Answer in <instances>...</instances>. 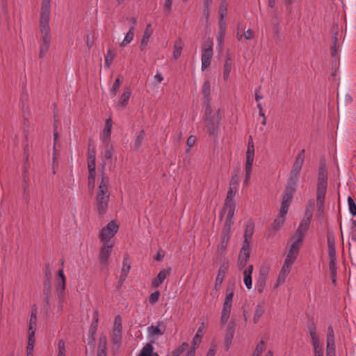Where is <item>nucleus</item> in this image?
<instances>
[{
	"label": "nucleus",
	"instance_id": "obj_1",
	"mask_svg": "<svg viewBox=\"0 0 356 356\" xmlns=\"http://www.w3.org/2000/svg\"><path fill=\"white\" fill-rule=\"evenodd\" d=\"M108 176L103 175L95 198V206L100 216L104 215L108 209L110 197V193L108 189Z\"/></svg>",
	"mask_w": 356,
	"mask_h": 356
},
{
	"label": "nucleus",
	"instance_id": "obj_2",
	"mask_svg": "<svg viewBox=\"0 0 356 356\" xmlns=\"http://www.w3.org/2000/svg\"><path fill=\"white\" fill-rule=\"evenodd\" d=\"M202 70L204 71L211 64L213 56V40L208 38L202 47Z\"/></svg>",
	"mask_w": 356,
	"mask_h": 356
},
{
	"label": "nucleus",
	"instance_id": "obj_3",
	"mask_svg": "<svg viewBox=\"0 0 356 356\" xmlns=\"http://www.w3.org/2000/svg\"><path fill=\"white\" fill-rule=\"evenodd\" d=\"M205 123L207 132L211 136L216 137L218 134L219 124L220 120V110L218 111L217 116H211V113L206 115Z\"/></svg>",
	"mask_w": 356,
	"mask_h": 356
},
{
	"label": "nucleus",
	"instance_id": "obj_4",
	"mask_svg": "<svg viewBox=\"0 0 356 356\" xmlns=\"http://www.w3.org/2000/svg\"><path fill=\"white\" fill-rule=\"evenodd\" d=\"M40 30L42 34V42L40 44L39 58H42L50 47V28L40 27Z\"/></svg>",
	"mask_w": 356,
	"mask_h": 356
},
{
	"label": "nucleus",
	"instance_id": "obj_5",
	"mask_svg": "<svg viewBox=\"0 0 356 356\" xmlns=\"http://www.w3.org/2000/svg\"><path fill=\"white\" fill-rule=\"evenodd\" d=\"M51 0H42L40 27L49 28Z\"/></svg>",
	"mask_w": 356,
	"mask_h": 356
},
{
	"label": "nucleus",
	"instance_id": "obj_6",
	"mask_svg": "<svg viewBox=\"0 0 356 356\" xmlns=\"http://www.w3.org/2000/svg\"><path fill=\"white\" fill-rule=\"evenodd\" d=\"M305 150L302 149L296 156V161L293 165L292 169L290 172V176L289 178L299 180V173L302 169V166L304 163L305 157Z\"/></svg>",
	"mask_w": 356,
	"mask_h": 356
},
{
	"label": "nucleus",
	"instance_id": "obj_7",
	"mask_svg": "<svg viewBox=\"0 0 356 356\" xmlns=\"http://www.w3.org/2000/svg\"><path fill=\"white\" fill-rule=\"evenodd\" d=\"M118 225L113 221H111L101 232L100 238L104 242L108 243L111 238L118 232Z\"/></svg>",
	"mask_w": 356,
	"mask_h": 356
},
{
	"label": "nucleus",
	"instance_id": "obj_8",
	"mask_svg": "<svg viewBox=\"0 0 356 356\" xmlns=\"http://www.w3.org/2000/svg\"><path fill=\"white\" fill-rule=\"evenodd\" d=\"M234 292L226 293L220 316V322L222 324H225L229 317Z\"/></svg>",
	"mask_w": 356,
	"mask_h": 356
},
{
	"label": "nucleus",
	"instance_id": "obj_9",
	"mask_svg": "<svg viewBox=\"0 0 356 356\" xmlns=\"http://www.w3.org/2000/svg\"><path fill=\"white\" fill-rule=\"evenodd\" d=\"M236 187L229 186V191L227 192V195L225 199V202L224 207L222 209V212H226L229 211H235V203L233 201L234 197L236 193Z\"/></svg>",
	"mask_w": 356,
	"mask_h": 356
},
{
	"label": "nucleus",
	"instance_id": "obj_10",
	"mask_svg": "<svg viewBox=\"0 0 356 356\" xmlns=\"http://www.w3.org/2000/svg\"><path fill=\"white\" fill-rule=\"evenodd\" d=\"M270 268L266 265H263L260 267L259 274L257 280L258 292L262 293L266 286V282L268 276Z\"/></svg>",
	"mask_w": 356,
	"mask_h": 356
},
{
	"label": "nucleus",
	"instance_id": "obj_11",
	"mask_svg": "<svg viewBox=\"0 0 356 356\" xmlns=\"http://www.w3.org/2000/svg\"><path fill=\"white\" fill-rule=\"evenodd\" d=\"M335 355V342H334V334L333 328L330 325L327 328V356H334Z\"/></svg>",
	"mask_w": 356,
	"mask_h": 356
},
{
	"label": "nucleus",
	"instance_id": "obj_12",
	"mask_svg": "<svg viewBox=\"0 0 356 356\" xmlns=\"http://www.w3.org/2000/svg\"><path fill=\"white\" fill-rule=\"evenodd\" d=\"M302 243V242H300V239H296L292 243L285 260L290 261L291 263H294L298 255L299 250Z\"/></svg>",
	"mask_w": 356,
	"mask_h": 356
},
{
	"label": "nucleus",
	"instance_id": "obj_13",
	"mask_svg": "<svg viewBox=\"0 0 356 356\" xmlns=\"http://www.w3.org/2000/svg\"><path fill=\"white\" fill-rule=\"evenodd\" d=\"M202 92L204 99V104H207L205 108V114H211V107L209 105V102L211 100L210 93H211V84L209 81L207 80L204 82L202 89Z\"/></svg>",
	"mask_w": 356,
	"mask_h": 356
},
{
	"label": "nucleus",
	"instance_id": "obj_14",
	"mask_svg": "<svg viewBox=\"0 0 356 356\" xmlns=\"http://www.w3.org/2000/svg\"><path fill=\"white\" fill-rule=\"evenodd\" d=\"M113 247V244L112 243L109 244L107 242L103 243L99 257L100 263L102 266H106L107 264V260L111 255Z\"/></svg>",
	"mask_w": 356,
	"mask_h": 356
},
{
	"label": "nucleus",
	"instance_id": "obj_15",
	"mask_svg": "<svg viewBox=\"0 0 356 356\" xmlns=\"http://www.w3.org/2000/svg\"><path fill=\"white\" fill-rule=\"evenodd\" d=\"M293 263H291L286 260L284 261L282 268L280 272L277 277V283L275 285V288L279 286L280 284H283L285 282V279L290 273L291 266Z\"/></svg>",
	"mask_w": 356,
	"mask_h": 356
},
{
	"label": "nucleus",
	"instance_id": "obj_16",
	"mask_svg": "<svg viewBox=\"0 0 356 356\" xmlns=\"http://www.w3.org/2000/svg\"><path fill=\"white\" fill-rule=\"evenodd\" d=\"M317 184H327V169L325 161L323 159L319 163Z\"/></svg>",
	"mask_w": 356,
	"mask_h": 356
},
{
	"label": "nucleus",
	"instance_id": "obj_17",
	"mask_svg": "<svg viewBox=\"0 0 356 356\" xmlns=\"http://www.w3.org/2000/svg\"><path fill=\"white\" fill-rule=\"evenodd\" d=\"M250 258V246L242 245L238 254L237 265L239 269L243 268Z\"/></svg>",
	"mask_w": 356,
	"mask_h": 356
},
{
	"label": "nucleus",
	"instance_id": "obj_18",
	"mask_svg": "<svg viewBox=\"0 0 356 356\" xmlns=\"http://www.w3.org/2000/svg\"><path fill=\"white\" fill-rule=\"evenodd\" d=\"M166 331V326L165 323L162 321H159L157 323V325H151L147 327V332L149 336H162L165 334Z\"/></svg>",
	"mask_w": 356,
	"mask_h": 356
},
{
	"label": "nucleus",
	"instance_id": "obj_19",
	"mask_svg": "<svg viewBox=\"0 0 356 356\" xmlns=\"http://www.w3.org/2000/svg\"><path fill=\"white\" fill-rule=\"evenodd\" d=\"M226 212L227 216L222 229V234L230 236L231 227L234 224L233 218L234 215V211H229Z\"/></svg>",
	"mask_w": 356,
	"mask_h": 356
},
{
	"label": "nucleus",
	"instance_id": "obj_20",
	"mask_svg": "<svg viewBox=\"0 0 356 356\" xmlns=\"http://www.w3.org/2000/svg\"><path fill=\"white\" fill-rule=\"evenodd\" d=\"M310 219H303L297 229L293 238L297 236L296 239H300V242L303 241V236L307 231L309 225Z\"/></svg>",
	"mask_w": 356,
	"mask_h": 356
},
{
	"label": "nucleus",
	"instance_id": "obj_21",
	"mask_svg": "<svg viewBox=\"0 0 356 356\" xmlns=\"http://www.w3.org/2000/svg\"><path fill=\"white\" fill-rule=\"evenodd\" d=\"M234 332V321H231L227 325L226 334L225 336V345L226 346L227 350L229 348L232 344Z\"/></svg>",
	"mask_w": 356,
	"mask_h": 356
},
{
	"label": "nucleus",
	"instance_id": "obj_22",
	"mask_svg": "<svg viewBox=\"0 0 356 356\" xmlns=\"http://www.w3.org/2000/svg\"><path fill=\"white\" fill-rule=\"evenodd\" d=\"M171 268L163 269L157 275L156 277L152 282V287L155 289L160 286L168 275L170 274Z\"/></svg>",
	"mask_w": 356,
	"mask_h": 356
},
{
	"label": "nucleus",
	"instance_id": "obj_23",
	"mask_svg": "<svg viewBox=\"0 0 356 356\" xmlns=\"http://www.w3.org/2000/svg\"><path fill=\"white\" fill-rule=\"evenodd\" d=\"M327 244L328 256L336 255L335 236L333 232L328 231L327 233Z\"/></svg>",
	"mask_w": 356,
	"mask_h": 356
},
{
	"label": "nucleus",
	"instance_id": "obj_24",
	"mask_svg": "<svg viewBox=\"0 0 356 356\" xmlns=\"http://www.w3.org/2000/svg\"><path fill=\"white\" fill-rule=\"evenodd\" d=\"M254 224L252 222H249L246 225L245 233H244V241L243 245L250 246V241L252 238V234L254 232Z\"/></svg>",
	"mask_w": 356,
	"mask_h": 356
},
{
	"label": "nucleus",
	"instance_id": "obj_25",
	"mask_svg": "<svg viewBox=\"0 0 356 356\" xmlns=\"http://www.w3.org/2000/svg\"><path fill=\"white\" fill-rule=\"evenodd\" d=\"M226 270H227V267L225 266V264H222L218 270V275H217L216 279L215 286H214V289L216 291H218L221 286V284L224 280Z\"/></svg>",
	"mask_w": 356,
	"mask_h": 356
},
{
	"label": "nucleus",
	"instance_id": "obj_26",
	"mask_svg": "<svg viewBox=\"0 0 356 356\" xmlns=\"http://www.w3.org/2000/svg\"><path fill=\"white\" fill-rule=\"evenodd\" d=\"M286 213H282V210L280 211V214L274 220L271 225L272 231L277 232L280 229L281 227L285 221V216Z\"/></svg>",
	"mask_w": 356,
	"mask_h": 356
},
{
	"label": "nucleus",
	"instance_id": "obj_27",
	"mask_svg": "<svg viewBox=\"0 0 356 356\" xmlns=\"http://www.w3.org/2000/svg\"><path fill=\"white\" fill-rule=\"evenodd\" d=\"M232 70V57L229 52L226 54V60L223 66V79L227 80Z\"/></svg>",
	"mask_w": 356,
	"mask_h": 356
},
{
	"label": "nucleus",
	"instance_id": "obj_28",
	"mask_svg": "<svg viewBox=\"0 0 356 356\" xmlns=\"http://www.w3.org/2000/svg\"><path fill=\"white\" fill-rule=\"evenodd\" d=\"M292 198H293V195H290V194L284 193L281 209H280V210H282V213H287L289 207L292 201Z\"/></svg>",
	"mask_w": 356,
	"mask_h": 356
},
{
	"label": "nucleus",
	"instance_id": "obj_29",
	"mask_svg": "<svg viewBox=\"0 0 356 356\" xmlns=\"http://www.w3.org/2000/svg\"><path fill=\"white\" fill-rule=\"evenodd\" d=\"M292 198H293V195H290V194L284 193L281 209H280V210H282V213H287L289 207L292 201Z\"/></svg>",
	"mask_w": 356,
	"mask_h": 356
},
{
	"label": "nucleus",
	"instance_id": "obj_30",
	"mask_svg": "<svg viewBox=\"0 0 356 356\" xmlns=\"http://www.w3.org/2000/svg\"><path fill=\"white\" fill-rule=\"evenodd\" d=\"M254 147L253 140L251 136H249L248 145L246 151V161H254Z\"/></svg>",
	"mask_w": 356,
	"mask_h": 356
},
{
	"label": "nucleus",
	"instance_id": "obj_31",
	"mask_svg": "<svg viewBox=\"0 0 356 356\" xmlns=\"http://www.w3.org/2000/svg\"><path fill=\"white\" fill-rule=\"evenodd\" d=\"M298 182V180L289 178L287 180V185L284 190V193H288L293 195V194L296 191Z\"/></svg>",
	"mask_w": 356,
	"mask_h": 356
},
{
	"label": "nucleus",
	"instance_id": "obj_32",
	"mask_svg": "<svg viewBox=\"0 0 356 356\" xmlns=\"http://www.w3.org/2000/svg\"><path fill=\"white\" fill-rule=\"evenodd\" d=\"M327 184H317L316 201H325Z\"/></svg>",
	"mask_w": 356,
	"mask_h": 356
},
{
	"label": "nucleus",
	"instance_id": "obj_33",
	"mask_svg": "<svg viewBox=\"0 0 356 356\" xmlns=\"http://www.w3.org/2000/svg\"><path fill=\"white\" fill-rule=\"evenodd\" d=\"M184 44L181 39H177L174 44V51H173V58L175 60H177L180 55L183 48Z\"/></svg>",
	"mask_w": 356,
	"mask_h": 356
},
{
	"label": "nucleus",
	"instance_id": "obj_34",
	"mask_svg": "<svg viewBox=\"0 0 356 356\" xmlns=\"http://www.w3.org/2000/svg\"><path fill=\"white\" fill-rule=\"evenodd\" d=\"M151 25L148 24L145 30L143 38L141 40L140 43V49L141 50H143L145 46L149 42V39L152 35V31L149 30Z\"/></svg>",
	"mask_w": 356,
	"mask_h": 356
},
{
	"label": "nucleus",
	"instance_id": "obj_35",
	"mask_svg": "<svg viewBox=\"0 0 356 356\" xmlns=\"http://www.w3.org/2000/svg\"><path fill=\"white\" fill-rule=\"evenodd\" d=\"M131 89L129 88H124L118 102L119 106H124L127 105L131 96Z\"/></svg>",
	"mask_w": 356,
	"mask_h": 356
},
{
	"label": "nucleus",
	"instance_id": "obj_36",
	"mask_svg": "<svg viewBox=\"0 0 356 356\" xmlns=\"http://www.w3.org/2000/svg\"><path fill=\"white\" fill-rule=\"evenodd\" d=\"M134 26H131L130 27L129 31L126 34L123 41L121 42V44H120L121 47H125L132 41V40L134 38Z\"/></svg>",
	"mask_w": 356,
	"mask_h": 356
},
{
	"label": "nucleus",
	"instance_id": "obj_37",
	"mask_svg": "<svg viewBox=\"0 0 356 356\" xmlns=\"http://www.w3.org/2000/svg\"><path fill=\"white\" fill-rule=\"evenodd\" d=\"M35 344V331L29 332L26 353H33Z\"/></svg>",
	"mask_w": 356,
	"mask_h": 356
},
{
	"label": "nucleus",
	"instance_id": "obj_38",
	"mask_svg": "<svg viewBox=\"0 0 356 356\" xmlns=\"http://www.w3.org/2000/svg\"><path fill=\"white\" fill-rule=\"evenodd\" d=\"M122 318L120 315H118L115 317L113 332V333H122Z\"/></svg>",
	"mask_w": 356,
	"mask_h": 356
},
{
	"label": "nucleus",
	"instance_id": "obj_39",
	"mask_svg": "<svg viewBox=\"0 0 356 356\" xmlns=\"http://www.w3.org/2000/svg\"><path fill=\"white\" fill-rule=\"evenodd\" d=\"M229 238L230 236L222 234L220 245L219 248L218 249V252H220V254H222L225 251Z\"/></svg>",
	"mask_w": 356,
	"mask_h": 356
},
{
	"label": "nucleus",
	"instance_id": "obj_40",
	"mask_svg": "<svg viewBox=\"0 0 356 356\" xmlns=\"http://www.w3.org/2000/svg\"><path fill=\"white\" fill-rule=\"evenodd\" d=\"M315 207V201L314 199H310L307 204L306 209H305V216L307 218L311 219L312 217V211L314 209Z\"/></svg>",
	"mask_w": 356,
	"mask_h": 356
},
{
	"label": "nucleus",
	"instance_id": "obj_41",
	"mask_svg": "<svg viewBox=\"0 0 356 356\" xmlns=\"http://www.w3.org/2000/svg\"><path fill=\"white\" fill-rule=\"evenodd\" d=\"M309 330V335L312 340V343H317V341H318V337L316 333V327L314 323H312L308 326Z\"/></svg>",
	"mask_w": 356,
	"mask_h": 356
},
{
	"label": "nucleus",
	"instance_id": "obj_42",
	"mask_svg": "<svg viewBox=\"0 0 356 356\" xmlns=\"http://www.w3.org/2000/svg\"><path fill=\"white\" fill-rule=\"evenodd\" d=\"M203 331V327H200L197 330V333L195 334V335L194 336L193 339V347H195L196 348V346H198L200 345V343H201V339H202V334H201Z\"/></svg>",
	"mask_w": 356,
	"mask_h": 356
},
{
	"label": "nucleus",
	"instance_id": "obj_43",
	"mask_svg": "<svg viewBox=\"0 0 356 356\" xmlns=\"http://www.w3.org/2000/svg\"><path fill=\"white\" fill-rule=\"evenodd\" d=\"M264 312H265V309L262 305H258L257 306L256 310H255V312L254 314V317H253V322L254 323H257L259 321L260 317L263 315Z\"/></svg>",
	"mask_w": 356,
	"mask_h": 356
},
{
	"label": "nucleus",
	"instance_id": "obj_44",
	"mask_svg": "<svg viewBox=\"0 0 356 356\" xmlns=\"http://www.w3.org/2000/svg\"><path fill=\"white\" fill-rule=\"evenodd\" d=\"M145 136V131L141 130L136 136L134 142V148L136 149H138L141 147Z\"/></svg>",
	"mask_w": 356,
	"mask_h": 356
},
{
	"label": "nucleus",
	"instance_id": "obj_45",
	"mask_svg": "<svg viewBox=\"0 0 356 356\" xmlns=\"http://www.w3.org/2000/svg\"><path fill=\"white\" fill-rule=\"evenodd\" d=\"M112 120L111 118L106 119L105 128L104 129V139L110 138L111 134Z\"/></svg>",
	"mask_w": 356,
	"mask_h": 356
},
{
	"label": "nucleus",
	"instance_id": "obj_46",
	"mask_svg": "<svg viewBox=\"0 0 356 356\" xmlns=\"http://www.w3.org/2000/svg\"><path fill=\"white\" fill-rule=\"evenodd\" d=\"M152 350H154L153 346L148 343L142 348L138 356H151Z\"/></svg>",
	"mask_w": 356,
	"mask_h": 356
},
{
	"label": "nucleus",
	"instance_id": "obj_47",
	"mask_svg": "<svg viewBox=\"0 0 356 356\" xmlns=\"http://www.w3.org/2000/svg\"><path fill=\"white\" fill-rule=\"evenodd\" d=\"M218 13L221 18H225L227 15V0H222L220 4Z\"/></svg>",
	"mask_w": 356,
	"mask_h": 356
},
{
	"label": "nucleus",
	"instance_id": "obj_48",
	"mask_svg": "<svg viewBox=\"0 0 356 356\" xmlns=\"http://www.w3.org/2000/svg\"><path fill=\"white\" fill-rule=\"evenodd\" d=\"M252 164H253V162H252V161H246L245 162V180H244V183L245 184H248V183L249 182V180L250 179Z\"/></svg>",
	"mask_w": 356,
	"mask_h": 356
},
{
	"label": "nucleus",
	"instance_id": "obj_49",
	"mask_svg": "<svg viewBox=\"0 0 356 356\" xmlns=\"http://www.w3.org/2000/svg\"><path fill=\"white\" fill-rule=\"evenodd\" d=\"M188 347V344L186 342H184L181 346H179L177 348L174 350L171 353L170 356H179L183 352H184Z\"/></svg>",
	"mask_w": 356,
	"mask_h": 356
},
{
	"label": "nucleus",
	"instance_id": "obj_50",
	"mask_svg": "<svg viewBox=\"0 0 356 356\" xmlns=\"http://www.w3.org/2000/svg\"><path fill=\"white\" fill-rule=\"evenodd\" d=\"M97 324L96 321H92L90 329L88 331V335L91 336V341L95 342V334H96L97 330Z\"/></svg>",
	"mask_w": 356,
	"mask_h": 356
},
{
	"label": "nucleus",
	"instance_id": "obj_51",
	"mask_svg": "<svg viewBox=\"0 0 356 356\" xmlns=\"http://www.w3.org/2000/svg\"><path fill=\"white\" fill-rule=\"evenodd\" d=\"M128 257L129 255L127 254H124L123 260V266L122 268L121 271V274L122 275L125 274L126 275H127L131 268L130 265L127 263Z\"/></svg>",
	"mask_w": 356,
	"mask_h": 356
},
{
	"label": "nucleus",
	"instance_id": "obj_52",
	"mask_svg": "<svg viewBox=\"0 0 356 356\" xmlns=\"http://www.w3.org/2000/svg\"><path fill=\"white\" fill-rule=\"evenodd\" d=\"M115 58V54L111 49H108L106 55L105 56V65L109 67Z\"/></svg>",
	"mask_w": 356,
	"mask_h": 356
},
{
	"label": "nucleus",
	"instance_id": "obj_53",
	"mask_svg": "<svg viewBox=\"0 0 356 356\" xmlns=\"http://www.w3.org/2000/svg\"><path fill=\"white\" fill-rule=\"evenodd\" d=\"M325 201H316L317 217L318 219L323 218Z\"/></svg>",
	"mask_w": 356,
	"mask_h": 356
},
{
	"label": "nucleus",
	"instance_id": "obj_54",
	"mask_svg": "<svg viewBox=\"0 0 356 356\" xmlns=\"http://www.w3.org/2000/svg\"><path fill=\"white\" fill-rule=\"evenodd\" d=\"M264 350V342L263 340L260 341L257 345L252 356H260Z\"/></svg>",
	"mask_w": 356,
	"mask_h": 356
},
{
	"label": "nucleus",
	"instance_id": "obj_55",
	"mask_svg": "<svg viewBox=\"0 0 356 356\" xmlns=\"http://www.w3.org/2000/svg\"><path fill=\"white\" fill-rule=\"evenodd\" d=\"M113 147L112 145H110L109 143H107L106 145V150L104 152V158L106 160H110L112 159L113 156Z\"/></svg>",
	"mask_w": 356,
	"mask_h": 356
},
{
	"label": "nucleus",
	"instance_id": "obj_56",
	"mask_svg": "<svg viewBox=\"0 0 356 356\" xmlns=\"http://www.w3.org/2000/svg\"><path fill=\"white\" fill-rule=\"evenodd\" d=\"M348 202L349 210H350V213L353 216H356V204L355 203L354 200L350 196H349L348 198Z\"/></svg>",
	"mask_w": 356,
	"mask_h": 356
},
{
	"label": "nucleus",
	"instance_id": "obj_57",
	"mask_svg": "<svg viewBox=\"0 0 356 356\" xmlns=\"http://www.w3.org/2000/svg\"><path fill=\"white\" fill-rule=\"evenodd\" d=\"M121 83H122V81L120 79V76H118L115 79V82H114V83L113 85V87L111 89V93L113 96H115L116 95L117 92L118 91V90H119L120 87Z\"/></svg>",
	"mask_w": 356,
	"mask_h": 356
},
{
	"label": "nucleus",
	"instance_id": "obj_58",
	"mask_svg": "<svg viewBox=\"0 0 356 356\" xmlns=\"http://www.w3.org/2000/svg\"><path fill=\"white\" fill-rule=\"evenodd\" d=\"M65 289V280L63 279V282H61L60 283L58 284L57 289H56L57 295L60 298L61 296H63Z\"/></svg>",
	"mask_w": 356,
	"mask_h": 356
},
{
	"label": "nucleus",
	"instance_id": "obj_59",
	"mask_svg": "<svg viewBox=\"0 0 356 356\" xmlns=\"http://www.w3.org/2000/svg\"><path fill=\"white\" fill-rule=\"evenodd\" d=\"M330 258L329 268L330 271L337 270V258L336 255L328 256Z\"/></svg>",
	"mask_w": 356,
	"mask_h": 356
},
{
	"label": "nucleus",
	"instance_id": "obj_60",
	"mask_svg": "<svg viewBox=\"0 0 356 356\" xmlns=\"http://www.w3.org/2000/svg\"><path fill=\"white\" fill-rule=\"evenodd\" d=\"M244 275V283L246 287L250 289L252 287V277L251 275L247 273L246 272H243Z\"/></svg>",
	"mask_w": 356,
	"mask_h": 356
},
{
	"label": "nucleus",
	"instance_id": "obj_61",
	"mask_svg": "<svg viewBox=\"0 0 356 356\" xmlns=\"http://www.w3.org/2000/svg\"><path fill=\"white\" fill-rule=\"evenodd\" d=\"M173 0H165L164 3V13L168 15L172 10V3Z\"/></svg>",
	"mask_w": 356,
	"mask_h": 356
},
{
	"label": "nucleus",
	"instance_id": "obj_62",
	"mask_svg": "<svg viewBox=\"0 0 356 356\" xmlns=\"http://www.w3.org/2000/svg\"><path fill=\"white\" fill-rule=\"evenodd\" d=\"M88 188L92 191L94 190L95 186V175H88Z\"/></svg>",
	"mask_w": 356,
	"mask_h": 356
},
{
	"label": "nucleus",
	"instance_id": "obj_63",
	"mask_svg": "<svg viewBox=\"0 0 356 356\" xmlns=\"http://www.w3.org/2000/svg\"><path fill=\"white\" fill-rule=\"evenodd\" d=\"M225 35V30H218L217 40L220 48L223 46V41Z\"/></svg>",
	"mask_w": 356,
	"mask_h": 356
},
{
	"label": "nucleus",
	"instance_id": "obj_64",
	"mask_svg": "<svg viewBox=\"0 0 356 356\" xmlns=\"http://www.w3.org/2000/svg\"><path fill=\"white\" fill-rule=\"evenodd\" d=\"M159 296H160V292L159 291H155V292L152 293L150 295L149 298V302L151 304L156 303L159 300Z\"/></svg>",
	"mask_w": 356,
	"mask_h": 356
}]
</instances>
